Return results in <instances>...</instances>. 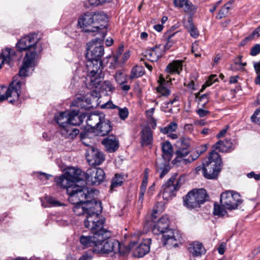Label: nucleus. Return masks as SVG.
<instances>
[{"label":"nucleus","instance_id":"obj_1","mask_svg":"<svg viewBox=\"0 0 260 260\" xmlns=\"http://www.w3.org/2000/svg\"><path fill=\"white\" fill-rule=\"evenodd\" d=\"M16 47L21 52L27 50L18 75L15 76L22 79V77L28 76L34 71L37 57L42 51V48L38 43V38L35 35L22 37L16 44Z\"/></svg>","mask_w":260,"mask_h":260},{"label":"nucleus","instance_id":"obj_2","mask_svg":"<svg viewBox=\"0 0 260 260\" xmlns=\"http://www.w3.org/2000/svg\"><path fill=\"white\" fill-rule=\"evenodd\" d=\"M99 192L97 190L88 188V192L83 194V198H79L80 200L75 203H71L74 204L73 210L77 215H81L87 213L86 218L89 215L92 216L97 213V216L100 217L99 214L102 212V207L101 202L96 200Z\"/></svg>","mask_w":260,"mask_h":260},{"label":"nucleus","instance_id":"obj_3","mask_svg":"<svg viewBox=\"0 0 260 260\" xmlns=\"http://www.w3.org/2000/svg\"><path fill=\"white\" fill-rule=\"evenodd\" d=\"M107 15L103 12L86 13L81 16L78 21V25L86 32H95L100 35L105 30Z\"/></svg>","mask_w":260,"mask_h":260},{"label":"nucleus","instance_id":"obj_4","mask_svg":"<svg viewBox=\"0 0 260 260\" xmlns=\"http://www.w3.org/2000/svg\"><path fill=\"white\" fill-rule=\"evenodd\" d=\"M85 226L92 231V234L88 235H81L80 237V242L84 248L89 247L95 248V246L99 241L101 231L103 229V222L98 217L96 214L92 216L89 215L87 219L84 220Z\"/></svg>","mask_w":260,"mask_h":260},{"label":"nucleus","instance_id":"obj_5","mask_svg":"<svg viewBox=\"0 0 260 260\" xmlns=\"http://www.w3.org/2000/svg\"><path fill=\"white\" fill-rule=\"evenodd\" d=\"M169 222L167 215L162 216L154 225L152 232L155 235L162 234L164 245H168L169 247H176L181 242L182 236L178 230L168 229Z\"/></svg>","mask_w":260,"mask_h":260},{"label":"nucleus","instance_id":"obj_6","mask_svg":"<svg viewBox=\"0 0 260 260\" xmlns=\"http://www.w3.org/2000/svg\"><path fill=\"white\" fill-rule=\"evenodd\" d=\"M99 241L95 246V248L93 249V252L109 253L113 252L119 254H125L128 253V249H124V246L117 240L114 239H108L110 237L109 233L104 228L101 231Z\"/></svg>","mask_w":260,"mask_h":260},{"label":"nucleus","instance_id":"obj_7","mask_svg":"<svg viewBox=\"0 0 260 260\" xmlns=\"http://www.w3.org/2000/svg\"><path fill=\"white\" fill-rule=\"evenodd\" d=\"M56 185L67 189L68 194V200L70 203H75L80 200L79 198H83V194L88 192V187L79 185L75 183L64 174L54 179Z\"/></svg>","mask_w":260,"mask_h":260},{"label":"nucleus","instance_id":"obj_8","mask_svg":"<svg viewBox=\"0 0 260 260\" xmlns=\"http://www.w3.org/2000/svg\"><path fill=\"white\" fill-rule=\"evenodd\" d=\"M86 122L88 130L96 135L104 136L112 130L111 122L105 118L102 113L90 114Z\"/></svg>","mask_w":260,"mask_h":260},{"label":"nucleus","instance_id":"obj_9","mask_svg":"<svg viewBox=\"0 0 260 260\" xmlns=\"http://www.w3.org/2000/svg\"><path fill=\"white\" fill-rule=\"evenodd\" d=\"M24 84L25 81L23 79H19V77H14L9 87L3 86L0 89V102L12 98L9 102L10 103L15 104L19 100L22 86Z\"/></svg>","mask_w":260,"mask_h":260},{"label":"nucleus","instance_id":"obj_10","mask_svg":"<svg viewBox=\"0 0 260 260\" xmlns=\"http://www.w3.org/2000/svg\"><path fill=\"white\" fill-rule=\"evenodd\" d=\"M106 34L105 30H102L99 37L92 40L87 44L86 57L87 60L101 61V58L104 53V46L101 45V42L103 41Z\"/></svg>","mask_w":260,"mask_h":260},{"label":"nucleus","instance_id":"obj_11","mask_svg":"<svg viewBox=\"0 0 260 260\" xmlns=\"http://www.w3.org/2000/svg\"><path fill=\"white\" fill-rule=\"evenodd\" d=\"M221 159L219 154L212 151L208 157V161L204 164L203 169L204 176L207 179L216 178L221 168Z\"/></svg>","mask_w":260,"mask_h":260},{"label":"nucleus","instance_id":"obj_12","mask_svg":"<svg viewBox=\"0 0 260 260\" xmlns=\"http://www.w3.org/2000/svg\"><path fill=\"white\" fill-rule=\"evenodd\" d=\"M84 114L79 115L78 110L59 112L55 118L59 127L68 124L80 125L85 118Z\"/></svg>","mask_w":260,"mask_h":260},{"label":"nucleus","instance_id":"obj_13","mask_svg":"<svg viewBox=\"0 0 260 260\" xmlns=\"http://www.w3.org/2000/svg\"><path fill=\"white\" fill-rule=\"evenodd\" d=\"M206 197L207 193L205 189H194L188 192L183 198V205L189 209L198 208L205 202Z\"/></svg>","mask_w":260,"mask_h":260},{"label":"nucleus","instance_id":"obj_14","mask_svg":"<svg viewBox=\"0 0 260 260\" xmlns=\"http://www.w3.org/2000/svg\"><path fill=\"white\" fill-rule=\"evenodd\" d=\"M220 203L225 209L232 210L237 208L242 202L240 195L233 191H226L220 195Z\"/></svg>","mask_w":260,"mask_h":260},{"label":"nucleus","instance_id":"obj_15","mask_svg":"<svg viewBox=\"0 0 260 260\" xmlns=\"http://www.w3.org/2000/svg\"><path fill=\"white\" fill-rule=\"evenodd\" d=\"M102 61L87 60L86 66L88 78L90 80V85L96 87L101 82L100 78L102 70L100 69Z\"/></svg>","mask_w":260,"mask_h":260},{"label":"nucleus","instance_id":"obj_16","mask_svg":"<svg viewBox=\"0 0 260 260\" xmlns=\"http://www.w3.org/2000/svg\"><path fill=\"white\" fill-rule=\"evenodd\" d=\"M85 179L87 184L90 185H99L105 178V173L100 168H90L85 174Z\"/></svg>","mask_w":260,"mask_h":260},{"label":"nucleus","instance_id":"obj_17","mask_svg":"<svg viewBox=\"0 0 260 260\" xmlns=\"http://www.w3.org/2000/svg\"><path fill=\"white\" fill-rule=\"evenodd\" d=\"M151 243V240L150 239H145L143 243L139 245L135 242H131L128 247H126L124 246V249L127 248L128 249V252L129 251H132L135 257H141L149 251Z\"/></svg>","mask_w":260,"mask_h":260},{"label":"nucleus","instance_id":"obj_18","mask_svg":"<svg viewBox=\"0 0 260 260\" xmlns=\"http://www.w3.org/2000/svg\"><path fill=\"white\" fill-rule=\"evenodd\" d=\"M179 181L173 177L162 186V195L164 200L169 201L176 195V192L179 189Z\"/></svg>","mask_w":260,"mask_h":260},{"label":"nucleus","instance_id":"obj_19","mask_svg":"<svg viewBox=\"0 0 260 260\" xmlns=\"http://www.w3.org/2000/svg\"><path fill=\"white\" fill-rule=\"evenodd\" d=\"M206 150V147H203V150L199 153L198 150L195 154H192L190 155L187 158L185 157L189 153L188 149H184L182 148H178L176 151V157L174 161L180 162L184 164L196 160L203 152Z\"/></svg>","mask_w":260,"mask_h":260},{"label":"nucleus","instance_id":"obj_20","mask_svg":"<svg viewBox=\"0 0 260 260\" xmlns=\"http://www.w3.org/2000/svg\"><path fill=\"white\" fill-rule=\"evenodd\" d=\"M86 158L91 166L100 165L105 160L103 153L93 146L89 147L87 149Z\"/></svg>","mask_w":260,"mask_h":260},{"label":"nucleus","instance_id":"obj_21","mask_svg":"<svg viewBox=\"0 0 260 260\" xmlns=\"http://www.w3.org/2000/svg\"><path fill=\"white\" fill-rule=\"evenodd\" d=\"M173 3L176 7L182 8L189 15H193L197 11V7L189 0H174Z\"/></svg>","mask_w":260,"mask_h":260},{"label":"nucleus","instance_id":"obj_22","mask_svg":"<svg viewBox=\"0 0 260 260\" xmlns=\"http://www.w3.org/2000/svg\"><path fill=\"white\" fill-rule=\"evenodd\" d=\"M102 143L105 146L106 151L110 153L116 151L119 148L118 140L113 135L109 136L104 139Z\"/></svg>","mask_w":260,"mask_h":260},{"label":"nucleus","instance_id":"obj_23","mask_svg":"<svg viewBox=\"0 0 260 260\" xmlns=\"http://www.w3.org/2000/svg\"><path fill=\"white\" fill-rule=\"evenodd\" d=\"M17 59L15 51L13 49L6 48L2 52V57H0V69L4 63L11 66L12 62Z\"/></svg>","mask_w":260,"mask_h":260},{"label":"nucleus","instance_id":"obj_24","mask_svg":"<svg viewBox=\"0 0 260 260\" xmlns=\"http://www.w3.org/2000/svg\"><path fill=\"white\" fill-rule=\"evenodd\" d=\"M162 54V49L157 46L146 50L143 53L144 56L152 62L157 61L159 57L161 56Z\"/></svg>","mask_w":260,"mask_h":260},{"label":"nucleus","instance_id":"obj_25","mask_svg":"<svg viewBox=\"0 0 260 260\" xmlns=\"http://www.w3.org/2000/svg\"><path fill=\"white\" fill-rule=\"evenodd\" d=\"M75 125L70 124L59 127V133L62 137L66 139H74L79 133L77 128L73 127Z\"/></svg>","mask_w":260,"mask_h":260},{"label":"nucleus","instance_id":"obj_26","mask_svg":"<svg viewBox=\"0 0 260 260\" xmlns=\"http://www.w3.org/2000/svg\"><path fill=\"white\" fill-rule=\"evenodd\" d=\"M188 249L189 253L194 257L200 256L206 252L203 244L199 241L191 243L188 246Z\"/></svg>","mask_w":260,"mask_h":260},{"label":"nucleus","instance_id":"obj_27","mask_svg":"<svg viewBox=\"0 0 260 260\" xmlns=\"http://www.w3.org/2000/svg\"><path fill=\"white\" fill-rule=\"evenodd\" d=\"M158 83L159 86L156 87L157 92L162 96H168L170 94L171 81L166 80L162 76H160Z\"/></svg>","mask_w":260,"mask_h":260},{"label":"nucleus","instance_id":"obj_28","mask_svg":"<svg viewBox=\"0 0 260 260\" xmlns=\"http://www.w3.org/2000/svg\"><path fill=\"white\" fill-rule=\"evenodd\" d=\"M153 141L152 132L149 127L143 128L141 132V143L142 146H147Z\"/></svg>","mask_w":260,"mask_h":260},{"label":"nucleus","instance_id":"obj_29","mask_svg":"<svg viewBox=\"0 0 260 260\" xmlns=\"http://www.w3.org/2000/svg\"><path fill=\"white\" fill-rule=\"evenodd\" d=\"M183 25L192 38L196 39L198 37L199 31L194 26L192 18L190 16L187 17V20H184Z\"/></svg>","mask_w":260,"mask_h":260},{"label":"nucleus","instance_id":"obj_30","mask_svg":"<svg viewBox=\"0 0 260 260\" xmlns=\"http://www.w3.org/2000/svg\"><path fill=\"white\" fill-rule=\"evenodd\" d=\"M182 60H174L167 66L166 71L169 73H176L179 75L182 70Z\"/></svg>","mask_w":260,"mask_h":260},{"label":"nucleus","instance_id":"obj_31","mask_svg":"<svg viewBox=\"0 0 260 260\" xmlns=\"http://www.w3.org/2000/svg\"><path fill=\"white\" fill-rule=\"evenodd\" d=\"M82 171L79 169L70 167L67 169L64 174L67 176L75 183H77L79 180L81 179L80 175Z\"/></svg>","mask_w":260,"mask_h":260},{"label":"nucleus","instance_id":"obj_32","mask_svg":"<svg viewBox=\"0 0 260 260\" xmlns=\"http://www.w3.org/2000/svg\"><path fill=\"white\" fill-rule=\"evenodd\" d=\"M232 143L229 140L219 141L217 142L214 147L216 150H218L221 152H226L232 149Z\"/></svg>","mask_w":260,"mask_h":260},{"label":"nucleus","instance_id":"obj_33","mask_svg":"<svg viewBox=\"0 0 260 260\" xmlns=\"http://www.w3.org/2000/svg\"><path fill=\"white\" fill-rule=\"evenodd\" d=\"M161 148L163 152V157L165 159H170L173 151L171 144L169 142H166L162 144Z\"/></svg>","mask_w":260,"mask_h":260},{"label":"nucleus","instance_id":"obj_34","mask_svg":"<svg viewBox=\"0 0 260 260\" xmlns=\"http://www.w3.org/2000/svg\"><path fill=\"white\" fill-rule=\"evenodd\" d=\"M116 83L120 85L127 82V76L122 71H118L114 76Z\"/></svg>","mask_w":260,"mask_h":260},{"label":"nucleus","instance_id":"obj_35","mask_svg":"<svg viewBox=\"0 0 260 260\" xmlns=\"http://www.w3.org/2000/svg\"><path fill=\"white\" fill-rule=\"evenodd\" d=\"M178 125L175 122H170L167 126L161 128L160 131L164 134H169L176 131Z\"/></svg>","mask_w":260,"mask_h":260},{"label":"nucleus","instance_id":"obj_36","mask_svg":"<svg viewBox=\"0 0 260 260\" xmlns=\"http://www.w3.org/2000/svg\"><path fill=\"white\" fill-rule=\"evenodd\" d=\"M178 148L188 149L190 145V139L184 137H181L177 142Z\"/></svg>","mask_w":260,"mask_h":260},{"label":"nucleus","instance_id":"obj_37","mask_svg":"<svg viewBox=\"0 0 260 260\" xmlns=\"http://www.w3.org/2000/svg\"><path fill=\"white\" fill-rule=\"evenodd\" d=\"M144 72L141 67L135 66L132 69L129 78L131 79L137 78L142 76Z\"/></svg>","mask_w":260,"mask_h":260},{"label":"nucleus","instance_id":"obj_38","mask_svg":"<svg viewBox=\"0 0 260 260\" xmlns=\"http://www.w3.org/2000/svg\"><path fill=\"white\" fill-rule=\"evenodd\" d=\"M101 89L106 92L113 93L115 90V87L111 81L106 80L102 83Z\"/></svg>","mask_w":260,"mask_h":260},{"label":"nucleus","instance_id":"obj_39","mask_svg":"<svg viewBox=\"0 0 260 260\" xmlns=\"http://www.w3.org/2000/svg\"><path fill=\"white\" fill-rule=\"evenodd\" d=\"M123 182V177L122 176L119 174H116L115 175L114 178L113 179L112 183L111 185V187L112 189L114 188L120 186L122 185Z\"/></svg>","mask_w":260,"mask_h":260},{"label":"nucleus","instance_id":"obj_40","mask_svg":"<svg viewBox=\"0 0 260 260\" xmlns=\"http://www.w3.org/2000/svg\"><path fill=\"white\" fill-rule=\"evenodd\" d=\"M225 208L217 204H214V214L219 216H224L226 213Z\"/></svg>","mask_w":260,"mask_h":260},{"label":"nucleus","instance_id":"obj_41","mask_svg":"<svg viewBox=\"0 0 260 260\" xmlns=\"http://www.w3.org/2000/svg\"><path fill=\"white\" fill-rule=\"evenodd\" d=\"M119 118L122 120H125L128 117L129 112L127 108H121L117 107Z\"/></svg>","mask_w":260,"mask_h":260},{"label":"nucleus","instance_id":"obj_42","mask_svg":"<svg viewBox=\"0 0 260 260\" xmlns=\"http://www.w3.org/2000/svg\"><path fill=\"white\" fill-rule=\"evenodd\" d=\"M216 75H211L207 81L205 83V84L202 86V90L204 89L206 87L211 86L214 82H215L217 80Z\"/></svg>","mask_w":260,"mask_h":260},{"label":"nucleus","instance_id":"obj_43","mask_svg":"<svg viewBox=\"0 0 260 260\" xmlns=\"http://www.w3.org/2000/svg\"><path fill=\"white\" fill-rule=\"evenodd\" d=\"M254 68L257 74L255 83L256 84H260V61L254 63Z\"/></svg>","mask_w":260,"mask_h":260},{"label":"nucleus","instance_id":"obj_44","mask_svg":"<svg viewBox=\"0 0 260 260\" xmlns=\"http://www.w3.org/2000/svg\"><path fill=\"white\" fill-rule=\"evenodd\" d=\"M251 120L258 124H260V107L257 109L251 117Z\"/></svg>","mask_w":260,"mask_h":260},{"label":"nucleus","instance_id":"obj_45","mask_svg":"<svg viewBox=\"0 0 260 260\" xmlns=\"http://www.w3.org/2000/svg\"><path fill=\"white\" fill-rule=\"evenodd\" d=\"M123 50H124V49H123V46L119 47L116 53L113 55V59L114 60L115 62H119L120 59L121 58V57L122 56Z\"/></svg>","mask_w":260,"mask_h":260},{"label":"nucleus","instance_id":"obj_46","mask_svg":"<svg viewBox=\"0 0 260 260\" xmlns=\"http://www.w3.org/2000/svg\"><path fill=\"white\" fill-rule=\"evenodd\" d=\"M154 110H155L154 108H151V109L147 110L146 112V116L148 118H150L151 121H152V122H154V125L152 126L153 128H154L155 126H156V120L153 117V114L154 113Z\"/></svg>","mask_w":260,"mask_h":260},{"label":"nucleus","instance_id":"obj_47","mask_svg":"<svg viewBox=\"0 0 260 260\" xmlns=\"http://www.w3.org/2000/svg\"><path fill=\"white\" fill-rule=\"evenodd\" d=\"M199 104L204 107L209 101L208 95L206 94H204L199 98Z\"/></svg>","mask_w":260,"mask_h":260},{"label":"nucleus","instance_id":"obj_48","mask_svg":"<svg viewBox=\"0 0 260 260\" xmlns=\"http://www.w3.org/2000/svg\"><path fill=\"white\" fill-rule=\"evenodd\" d=\"M260 36V30L257 27L255 30H254L252 34H251L248 37H246L245 39L246 40L249 41L251 39L257 38Z\"/></svg>","mask_w":260,"mask_h":260},{"label":"nucleus","instance_id":"obj_49","mask_svg":"<svg viewBox=\"0 0 260 260\" xmlns=\"http://www.w3.org/2000/svg\"><path fill=\"white\" fill-rule=\"evenodd\" d=\"M228 12H229L225 9V8L222 7L216 17L217 19H220L223 17H225L227 15Z\"/></svg>","mask_w":260,"mask_h":260},{"label":"nucleus","instance_id":"obj_50","mask_svg":"<svg viewBox=\"0 0 260 260\" xmlns=\"http://www.w3.org/2000/svg\"><path fill=\"white\" fill-rule=\"evenodd\" d=\"M260 52V45H255L250 50V54L252 56H255L258 54Z\"/></svg>","mask_w":260,"mask_h":260},{"label":"nucleus","instance_id":"obj_51","mask_svg":"<svg viewBox=\"0 0 260 260\" xmlns=\"http://www.w3.org/2000/svg\"><path fill=\"white\" fill-rule=\"evenodd\" d=\"M47 201L53 206H61L62 205V203L52 198H49Z\"/></svg>","mask_w":260,"mask_h":260},{"label":"nucleus","instance_id":"obj_52","mask_svg":"<svg viewBox=\"0 0 260 260\" xmlns=\"http://www.w3.org/2000/svg\"><path fill=\"white\" fill-rule=\"evenodd\" d=\"M197 113L201 117H203L209 114V112L208 110L200 108L196 110Z\"/></svg>","mask_w":260,"mask_h":260},{"label":"nucleus","instance_id":"obj_53","mask_svg":"<svg viewBox=\"0 0 260 260\" xmlns=\"http://www.w3.org/2000/svg\"><path fill=\"white\" fill-rule=\"evenodd\" d=\"M130 52L129 51L124 52L123 54H122V56L120 59L119 62H120V63H123L130 57Z\"/></svg>","mask_w":260,"mask_h":260},{"label":"nucleus","instance_id":"obj_54","mask_svg":"<svg viewBox=\"0 0 260 260\" xmlns=\"http://www.w3.org/2000/svg\"><path fill=\"white\" fill-rule=\"evenodd\" d=\"M226 244L225 243L222 242L221 243L218 248V251L220 254H223L224 253L225 250L226 249Z\"/></svg>","mask_w":260,"mask_h":260},{"label":"nucleus","instance_id":"obj_55","mask_svg":"<svg viewBox=\"0 0 260 260\" xmlns=\"http://www.w3.org/2000/svg\"><path fill=\"white\" fill-rule=\"evenodd\" d=\"M247 176L249 178H254L256 180H260V174H255L253 172L248 173Z\"/></svg>","mask_w":260,"mask_h":260},{"label":"nucleus","instance_id":"obj_56","mask_svg":"<svg viewBox=\"0 0 260 260\" xmlns=\"http://www.w3.org/2000/svg\"><path fill=\"white\" fill-rule=\"evenodd\" d=\"M92 256L88 254H83L78 260H91Z\"/></svg>","mask_w":260,"mask_h":260},{"label":"nucleus","instance_id":"obj_57","mask_svg":"<svg viewBox=\"0 0 260 260\" xmlns=\"http://www.w3.org/2000/svg\"><path fill=\"white\" fill-rule=\"evenodd\" d=\"M184 129L187 132H192L193 129V126L192 124H186L184 126Z\"/></svg>","mask_w":260,"mask_h":260},{"label":"nucleus","instance_id":"obj_58","mask_svg":"<svg viewBox=\"0 0 260 260\" xmlns=\"http://www.w3.org/2000/svg\"><path fill=\"white\" fill-rule=\"evenodd\" d=\"M90 5L92 6H98L101 5L100 0H88Z\"/></svg>","mask_w":260,"mask_h":260},{"label":"nucleus","instance_id":"obj_59","mask_svg":"<svg viewBox=\"0 0 260 260\" xmlns=\"http://www.w3.org/2000/svg\"><path fill=\"white\" fill-rule=\"evenodd\" d=\"M106 107L110 109H117V107H118V106L114 105L112 102H110L106 103Z\"/></svg>","mask_w":260,"mask_h":260},{"label":"nucleus","instance_id":"obj_60","mask_svg":"<svg viewBox=\"0 0 260 260\" xmlns=\"http://www.w3.org/2000/svg\"><path fill=\"white\" fill-rule=\"evenodd\" d=\"M233 3V1H230L228 2L227 3H226L223 7H222L223 8H225L226 10H228L229 12V10L231 9V6Z\"/></svg>","mask_w":260,"mask_h":260},{"label":"nucleus","instance_id":"obj_61","mask_svg":"<svg viewBox=\"0 0 260 260\" xmlns=\"http://www.w3.org/2000/svg\"><path fill=\"white\" fill-rule=\"evenodd\" d=\"M169 170L167 168H165L159 174V177L162 178L164 176L168 173Z\"/></svg>","mask_w":260,"mask_h":260},{"label":"nucleus","instance_id":"obj_62","mask_svg":"<svg viewBox=\"0 0 260 260\" xmlns=\"http://www.w3.org/2000/svg\"><path fill=\"white\" fill-rule=\"evenodd\" d=\"M40 176H42V177H41V179L44 178L46 180H48L51 176V175L47 174L45 173H40Z\"/></svg>","mask_w":260,"mask_h":260},{"label":"nucleus","instance_id":"obj_63","mask_svg":"<svg viewBox=\"0 0 260 260\" xmlns=\"http://www.w3.org/2000/svg\"><path fill=\"white\" fill-rule=\"evenodd\" d=\"M154 28L157 31L160 32L163 29V26L161 24H156L154 26Z\"/></svg>","mask_w":260,"mask_h":260},{"label":"nucleus","instance_id":"obj_64","mask_svg":"<svg viewBox=\"0 0 260 260\" xmlns=\"http://www.w3.org/2000/svg\"><path fill=\"white\" fill-rule=\"evenodd\" d=\"M106 45L107 46H111L113 43V40L112 39L109 38H108L106 41Z\"/></svg>","mask_w":260,"mask_h":260}]
</instances>
